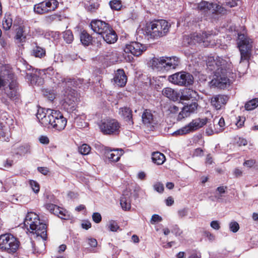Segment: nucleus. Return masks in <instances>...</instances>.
I'll return each mask as SVG.
<instances>
[{
    "mask_svg": "<svg viewBox=\"0 0 258 258\" xmlns=\"http://www.w3.org/2000/svg\"><path fill=\"white\" fill-rule=\"evenodd\" d=\"M208 69L213 71V76L210 82L211 87L220 89L226 88L230 85L229 75L231 72L232 64L228 58L209 56L207 60Z\"/></svg>",
    "mask_w": 258,
    "mask_h": 258,
    "instance_id": "nucleus-1",
    "label": "nucleus"
},
{
    "mask_svg": "<svg viewBox=\"0 0 258 258\" xmlns=\"http://www.w3.org/2000/svg\"><path fill=\"white\" fill-rule=\"evenodd\" d=\"M55 83L58 84V86L62 87L63 88L62 91L64 98L62 103V108L67 112L71 113L76 110L77 107L76 102L77 101V93L76 90L72 89L70 86L77 87L76 81L75 79L63 78L61 79V82H55L54 79H52Z\"/></svg>",
    "mask_w": 258,
    "mask_h": 258,
    "instance_id": "nucleus-2",
    "label": "nucleus"
},
{
    "mask_svg": "<svg viewBox=\"0 0 258 258\" xmlns=\"http://www.w3.org/2000/svg\"><path fill=\"white\" fill-rule=\"evenodd\" d=\"M170 25L164 20H157L147 24L146 26L138 30L148 39H157L165 36L168 32Z\"/></svg>",
    "mask_w": 258,
    "mask_h": 258,
    "instance_id": "nucleus-3",
    "label": "nucleus"
},
{
    "mask_svg": "<svg viewBox=\"0 0 258 258\" xmlns=\"http://www.w3.org/2000/svg\"><path fill=\"white\" fill-rule=\"evenodd\" d=\"M24 224L25 226L35 233L37 236H40L43 240L47 238L46 225L41 223L39 216L33 212L28 213L25 217Z\"/></svg>",
    "mask_w": 258,
    "mask_h": 258,
    "instance_id": "nucleus-4",
    "label": "nucleus"
},
{
    "mask_svg": "<svg viewBox=\"0 0 258 258\" xmlns=\"http://www.w3.org/2000/svg\"><path fill=\"white\" fill-rule=\"evenodd\" d=\"M179 63V58L176 56L154 57L151 61L152 69L157 71L175 70Z\"/></svg>",
    "mask_w": 258,
    "mask_h": 258,
    "instance_id": "nucleus-5",
    "label": "nucleus"
},
{
    "mask_svg": "<svg viewBox=\"0 0 258 258\" xmlns=\"http://www.w3.org/2000/svg\"><path fill=\"white\" fill-rule=\"evenodd\" d=\"M20 245L18 239L11 233L0 235V251L9 254L15 253Z\"/></svg>",
    "mask_w": 258,
    "mask_h": 258,
    "instance_id": "nucleus-6",
    "label": "nucleus"
},
{
    "mask_svg": "<svg viewBox=\"0 0 258 258\" xmlns=\"http://www.w3.org/2000/svg\"><path fill=\"white\" fill-rule=\"evenodd\" d=\"M44 119V127L52 128L55 130H63L67 123V119L59 110H52L49 118Z\"/></svg>",
    "mask_w": 258,
    "mask_h": 258,
    "instance_id": "nucleus-7",
    "label": "nucleus"
},
{
    "mask_svg": "<svg viewBox=\"0 0 258 258\" xmlns=\"http://www.w3.org/2000/svg\"><path fill=\"white\" fill-rule=\"evenodd\" d=\"M238 46L240 52V62L246 61L248 64L251 55L252 41L241 33L238 34Z\"/></svg>",
    "mask_w": 258,
    "mask_h": 258,
    "instance_id": "nucleus-8",
    "label": "nucleus"
},
{
    "mask_svg": "<svg viewBox=\"0 0 258 258\" xmlns=\"http://www.w3.org/2000/svg\"><path fill=\"white\" fill-rule=\"evenodd\" d=\"M168 80L174 85L187 87L193 84L194 78L190 73L181 71L169 76Z\"/></svg>",
    "mask_w": 258,
    "mask_h": 258,
    "instance_id": "nucleus-9",
    "label": "nucleus"
},
{
    "mask_svg": "<svg viewBox=\"0 0 258 258\" xmlns=\"http://www.w3.org/2000/svg\"><path fill=\"white\" fill-rule=\"evenodd\" d=\"M198 8L206 19H209L211 16L216 14L224 13L226 9L217 4L202 1L198 4Z\"/></svg>",
    "mask_w": 258,
    "mask_h": 258,
    "instance_id": "nucleus-10",
    "label": "nucleus"
},
{
    "mask_svg": "<svg viewBox=\"0 0 258 258\" xmlns=\"http://www.w3.org/2000/svg\"><path fill=\"white\" fill-rule=\"evenodd\" d=\"M207 118H197L192 119L188 124L172 133L173 136L184 135L194 132L205 125L207 122Z\"/></svg>",
    "mask_w": 258,
    "mask_h": 258,
    "instance_id": "nucleus-11",
    "label": "nucleus"
},
{
    "mask_svg": "<svg viewBox=\"0 0 258 258\" xmlns=\"http://www.w3.org/2000/svg\"><path fill=\"white\" fill-rule=\"evenodd\" d=\"M215 35V34H214L211 31L195 33L191 35L190 42L188 43L191 44L196 42L203 43L205 47L212 46L215 44V40L213 39Z\"/></svg>",
    "mask_w": 258,
    "mask_h": 258,
    "instance_id": "nucleus-12",
    "label": "nucleus"
},
{
    "mask_svg": "<svg viewBox=\"0 0 258 258\" xmlns=\"http://www.w3.org/2000/svg\"><path fill=\"white\" fill-rule=\"evenodd\" d=\"M8 78L11 80L8 87L4 88L5 93L12 101L18 103L20 100V94L19 91L18 83L13 74H9Z\"/></svg>",
    "mask_w": 258,
    "mask_h": 258,
    "instance_id": "nucleus-13",
    "label": "nucleus"
},
{
    "mask_svg": "<svg viewBox=\"0 0 258 258\" xmlns=\"http://www.w3.org/2000/svg\"><path fill=\"white\" fill-rule=\"evenodd\" d=\"M101 132L104 135L115 134L120 128L119 122L115 119H104L98 123Z\"/></svg>",
    "mask_w": 258,
    "mask_h": 258,
    "instance_id": "nucleus-14",
    "label": "nucleus"
},
{
    "mask_svg": "<svg viewBox=\"0 0 258 258\" xmlns=\"http://www.w3.org/2000/svg\"><path fill=\"white\" fill-rule=\"evenodd\" d=\"M59 3L56 0H46L34 7V11L38 14H43L55 10Z\"/></svg>",
    "mask_w": 258,
    "mask_h": 258,
    "instance_id": "nucleus-15",
    "label": "nucleus"
},
{
    "mask_svg": "<svg viewBox=\"0 0 258 258\" xmlns=\"http://www.w3.org/2000/svg\"><path fill=\"white\" fill-rule=\"evenodd\" d=\"M142 120L143 123L151 130H153L158 123L157 117L153 115L150 109L144 110L142 115Z\"/></svg>",
    "mask_w": 258,
    "mask_h": 258,
    "instance_id": "nucleus-16",
    "label": "nucleus"
},
{
    "mask_svg": "<svg viewBox=\"0 0 258 258\" xmlns=\"http://www.w3.org/2000/svg\"><path fill=\"white\" fill-rule=\"evenodd\" d=\"M198 104L197 101H192L190 103H187L181 109V110L179 112L177 120L179 121L189 116L191 113H195L198 108Z\"/></svg>",
    "mask_w": 258,
    "mask_h": 258,
    "instance_id": "nucleus-17",
    "label": "nucleus"
},
{
    "mask_svg": "<svg viewBox=\"0 0 258 258\" xmlns=\"http://www.w3.org/2000/svg\"><path fill=\"white\" fill-rule=\"evenodd\" d=\"M91 29L96 33L102 35L111 26L109 24L100 20H92L90 24Z\"/></svg>",
    "mask_w": 258,
    "mask_h": 258,
    "instance_id": "nucleus-18",
    "label": "nucleus"
},
{
    "mask_svg": "<svg viewBox=\"0 0 258 258\" xmlns=\"http://www.w3.org/2000/svg\"><path fill=\"white\" fill-rule=\"evenodd\" d=\"M146 50L145 46L138 42H131L126 44L124 51L126 53H131L135 56L140 55Z\"/></svg>",
    "mask_w": 258,
    "mask_h": 258,
    "instance_id": "nucleus-19",
    "label": "nucleus"
},
{
    "mask_svg": "<svg viewBox=\"0 0 258 258\" xmlns=\"http://www.w3.org/2000/svg\"><path fill=\"white\" fill-rule=\"evenodd\" d=\"M23 69H24L22 72L24 73L26 75V79L30 82L32 85L36 84L38 80L40 79L39 76L37 75L35 73H33L34 69L30 64L25 62L23 64Z\"/></svg>",
    "mask_w": 258,
    "mask_h": 258,
    "instance_id": "nucleus-20",
    "label": "nucleus"
},
{
    "mask_svg": "<svg viewBox=\"0 0 258 258\" xmlns=\"http://www.w3.org/2000/svg\"><path fill=\"white\" fill-rule=\"evenodd\" d=\"M127 80V77L123 70L118 69L114 72L113 80L114 84L118 86L124 87L126 84Z\"/></svg>",
    "mask_w": 258,
    "mask_h": 258,
    "instance_id": "nucleus-21",
    "label": "nucleus"
},
{
    "mask_svg": "<svg viewBox=\"0 0 258 258\" xmlns=\"http://www.w3.org/2000/svg\"><path fill=\"white\" fill-rule=\"evenodd\" d=\"M228 99L227 95L218 94L212 98L211 104L216 109H220L226 104Z\"/></svg>",
    "mask_w": 258,
    "mask_h": 258,
    "instance_id": "nucleus-22",
    "label": "nucleus"
},
{
    "mask_svg": "<svg viewBox=\"0 0 258 258\" xmlns=\"http://www.w3.org/2000/svg\"><path fill=\"white\" fill-rule=\"evenodd\" d=\"M119 115L130 125H133L134 121L133 120L132 110L128 107H121L119 109Z\"/></svg>",
    "mask_w": 258,
    "mask_h": 258,
    "instance_id": "nucleus-23",
    "label": "nucleus"
},
{
    "mask_svg": "<svg viewBox=\"0 0 258 258\" xmlns=\"http://www.w3.org/2000/svg\"><path fill=\"white\" fill-rule=\"evenodd\" d=\"M104 40L108 44H113L116 42L118 36L115 31L113 29L111 26L105 31L102 36Z\"/></svg>",
    "mask_w": 258,
    "mask_h": 258,
    "instance_id": "nucleus-24",
    "label": "nucleus"
},
{
    "mask_svg": "<svg viewBox=\"0 0 258 258\" xmlns=\"http://www.w3.org/2000/svg\"><path fill=\"white\" fill-rule=\"evenodd\" d=\"M180 98L181 100H191L192 101H197L199 98V95L196 91L190 89H186L182 93Z\"/></svg>",
    "mask_w": 258,
    "mask_h": 258,
    "instance_id": "nucleus-25",
    "label": "nucleus"
},
{
    "mask_svg": "<svg viewBox=\"0 0 258 258\" xmlns=\"http://www.w3.org/2000/svg\"><path fill=\"white\" fill-rule=\"evenodd\" d=\"M52 111V109H46L43 108H38L36 114V117L37 119L39 120L40 123L43 126H44V119L47 120L46 118H49V116H50Z\"/></svg>",
    "mask_w": 258,
    "mask_h": 258,
    "instance_id": "nucleus-26",
    "label": "nucleus"
},
{
    "mask_svg": "<svg viewBox=\"0 0 258 258\" xmlns=\"http://www.w3.org/2000/svg\"><path fill=\"white\" fill-rule=\"evenodd\" d=\"M105 62H107L110 65L114 64L118 61V54L116 51H109L105 52L102 56Z\"/></svg>",
    "mask_w": 258,
    "mask_h": 258,
    "instance_id": "nucleus-27",
    "label": "nucleus"
},
{
    "mask_svg": "<svg viewBox=\"0 0 258 258\" xmlns=\"http://www.w3.org/2000/svg\"><path fill=\"white\" fill-rule=\"evenodd\" d=\"M31 54L35 57L42 58L46 55V50L44 48L40 47L35 43L31 50Z\"/></svg>",
    "mask_w": 258,
    "mask_h": 258,
    "instance_id": "nucleus-28",
    "label": "nucleus"
},
{
    "mask_svg": "<svg viewBox=\"0 0 258 258\" xmlns=\"http://www.w3.org/2000/svg\"><path fill=\"white\" fill-rule=\"evenodd\" d=\"M162 92L164 96L173 101L177 100L179 97V93L171 88H164Z\"/></svg>",
    "mask_w": 258,
    "mask_h": 258,
    "instance_id": "nucleus-29",
    "label": "nucleus"
},
{
    "mask_svg": "<svg viewBox=\"0 0 258 258\" xmlns=\"http://www.w3.org/2000/svg\"><path fill=\"white\" fill-rule=\"evenodd\" d=\"M120 204L124 210H129L131 209V200L130 196L127 194H123L120 199Z\"/></svg>",
    "mask_w": 258,
    "mask_h": 258,
    "instance_id": "nucleus-30",
    "label": "nucleus"
},
{
    "mask_svg": "<svg viewBox=\"0 0 258 258\" xmlns=\"http://www.w3.org/2000/svg\"><path fill=\"white\" fill-rule=\"evenodd\" d=\"M152 159L157 165H162L165 161L164 155L160 152H156L152 153Z\"/></svg>",
    "mask_w": 258,
    "mask_h": 258,
    "instance_id": "nucleus-31",
    "label": "nucleus"
},
{
    "mask_svg": "<svg viewBox=\"0 0 258 258\" xmlns=\"http://www.w3.org/2000/svg\"><path fill=\"white\" fill-rule=\"evenodd\" d=\"M97 0H90L85 5L86 9L90 13L96 12L99 7Z\"/></svg>",
    "mask_w": 258,
    "mask_h": 258,
    "instance_id": "nucleus-32",
    "label": "nucleus"
},
{
    "mask_svg": "<svg viewBox=\"0 0 258 258\" xmlns=\"http://www.w3.org/2000/svg\"><path fill=\"white\" fill-rule=\"evenodd\" d=\"M12 18L10 13H7L5 14L3 20V27L5 30H9L12 25Z\"/></svg>",
    "mask_w": 258,
    "mask_h": 258,
    "instance_id": "nucleus-33",
    "label": "nucleus"
},
{
    "mask_svg": "<svg viewBox=\"0 0 258 258\" xmlns=\"http://www.w3.org/2000/svg\"><path fill=\"white\" fill-rule=\"evenodd\" d=\"M80 40L85 46H88L91 43L92 36L86 31H83L80 34Z\"/></svg>",
    "mask_w": 258,
    "mask_h": 258,
    "instance_id": "nucleus-34",
    "label": "nucleus"
},
{
    "mask_svg": "<svg viewBox=\"0 0 258 258\" xmlns=\"http://www.w3.org/2000/svg\"><path fill=\"white\" fill-rule=\"evenodd\" d=\"M119 151L120 152V153L118 152L117 153H111L110 152H108L106 153V156L108 158L110 161L114 162H117L119 160L120 156L122 155V152L123 150L120 149Z\"/></svg>",
    "mask_w": 258,
    "mask_h": 258,
    "instance_id": "nucleus-35",
    "label": "nucleus"
},
{
    "mask_svg": "<svg viewBox=\"0 0 258 258\" xmlns=\"http://www.w3.org/2000/svg\"><path fill=\"white\" fill-rule=\"evenodd\" d=\"M258 106V98L253 99L245 104V108L247 110H251Z\"/></svg>",
    "mask_w": 258,
    "mask_h": 258,
    "instance_id": "nucleus-36",
    "label": "nucleus"
},
{
    "mask_svg": "<svg viewBox=\"0 0 258 258\" xmlns=\"http://www.w3.org/2000/svg\"><path fill=\"white\" fill-rule=\"evenodd\" d=\"M63 38L66 43L68 44L71 43L74 40V36L72 32L68 30L63 32Z\"/></svg>",
    "mask_w": 258,
    "mask_h": 258,
    "instance_id": "nucleus-37",
    "label": "nucleus"
},
{
    "mask_svg": "<svg viewBox=\"0 0 258 258\" xmlns=\"http://www.w3.org/2000/svg\"><path fill=\"white\" fill-rule=\"evenodd\" d=\"M109 4L111 9L115 11L119 10L122 7L121 1L120 0H111Z\"/></svg>",
    "mask_w": 258,
    "mask_h": 258,
    "instance_id": "nucleus-38",
    "label": "nucleus"
},
{
    "mask_svg": "<svg viewBox=\"0 0 258 258\" xmlns=\"http://www.w3.org/2000/svg\"><path fill=\"white\" fill-rule=\"evenodd\" d=\"M78 150L82 155H86L89 154L91 151V147L89 145L84 144L79 147Z\"/></svg>",
    "mask_w": 258,
    "mask_h": 258,
    "instance_id": "nucleus-39",
    "label": "nucleus"
},
{
    "mask_svg": "<svg viewBox=\"0 0 258 258\" xmlns=\"http://www.w3.org/2000/svg\"><path fill=\"white\" fill-rule=\"evenodd\" d=\"M108 228L110 231L116 232L119 228L117 222L114 220H111L109 222Z\"/></svg>",
    "mask_w": 258,
    "mask_h": 258,
    "instance_id": "nucleus-40",
    "label": "nucleus"
},
{
    "mask_svg": "<svg viewBox=\"0 0 258 258\" xmlns=\"http://www.w3.org/2000/svg\"><path fill=\"white\" fill-rule=\"evenodd\" d=\"M60 210V212L58 215L59 218L63 220H69L70 218V215L66 210L61 208Z\"/></svg>",
    "mask_w": 258,
    "mask_h": 258,
    "instance_id": "nucleus-41",
    "label": "nucleus"
},
{
    "mask_svg": "<svg viewBox=\"0 0 258 258\" xmlns=\"http://www.w3.org/2000/svg\"><path fill=\"white\" fill-rule=\"evenodd\" d=\"M227 189V186H219L216 189V191L218 192V195H215L214 198L217 199L219 200L222 197V194H224L226 192V189Z\"/></svg>",
    "mask_w": 258,
    "mask_h": 258,
    "instance_id": "nucleus-42",
    "label": "nucleus"
},
{
    "mask_svg": "<svg viewBox=\"0 0 258 258\" xmlns=\"http://www.w3.org/2000/svg\"><path fill=\"white\" fill-rule=\"evenodd\" d=\"M43 94L50 101H53L55 98V94L50 90L43 91Z\"/></svg>",
    "mask_w": 258,
    "mask_h": 258,
    "instance_id": "nucleus-43",
    "label": "nucleus"
},
{
    "mask_svg": "<svg viewBox=\"0 0 258 258\" xmlns=\"http://www.w3.org/2000/svg\"><path fill=\"white\" fill-rule=\"evenodd\" d=\"M239 0H225L224 5L227 8H232L237 5Z\"/></svg>",
    "mask_w": 258,
    "mask_h": 258,
    "instance_id": "nucleus-44",
    "label": "nucleus"
},
{
    "mask_svg": "<svg viewBox=\"0 0 258 258\" xmlns=\"http://www.w3.org/2000/svg\"><path fill=\"white\" fill-rule=\"evenodd\" d=\"M229 228L232 232L235 233L238 231L239 225L238 223L235 221L231 222L229 224Z\"/></svg>",
    "mask_w": 258,
    "mask_h": 258,
    "instance_id": "nucleus-45",
    "label": "nucleus"
},
{
    "mask_svg": "<svg viewBox=\"0 0 258 258\" xmlns=\"http://www.w3.org/2000/svg\"><path fill=\"white\" fill-rule=\"evenodd\" d=\"M30 185L34 192L37 193L39 192V185L36 181L33 180H31L30 181Z\"/></svg>",
    "mask_w": 258,
    "mask_h": 258,
    "instance_id": "nucleus-46",
    "label": "nucleus"
},
{
    "mask_svg": "<svg viewBox=\"0 0 258 258\" xmlns=\"http://www.w3.org/2000/svg\"><path fill=\"white\" fill-rule=\"evenodd\" d=\"M153 187L155 190L158 192L159 193H162L164 191V185L161 182H157L153 185Z\"/></svg>",
    "mask_w": 258,
    "mask_h": 258,
    "instance_id": "nucleus-47",
    "label": "nucleus"
},
{
    "mask_svg": "<svg viewBox=\"0 0 258 258\" xmlns=\"http://www.w3.org/2000/svg\"><path fill=\"white\" fill-rule=\"evenodd\" d=\"M23 30L21 27H19L17 29V33L16 35V38L18 40H20V41H22L23 39L25 38V36L23 35Z\"/></svg>",
    "mask_w": 258,
    "mask_h": 258,
    "instance_id": "nucleus-48",
    "label": "nucleus"
},
{
    "mask_svg": "<svg viewBox=\"0 0 258 258\" xmlns=\"http://www.w3.org/2000/svg\"><path fill=\"white\" fill-rule=\"evenodd\" d=\"M171 232L176 236H180L182 233V231L178 227L177 225L172 226Z\"/></svg>",
    "mask_w": 258,
    "mask_h": 258,
    "instance_id": "nucleus-49",
    "label": "nucleus"
},
{
    "mask_svg": "<svg viewBox=\"0 0 258 258\" xmlns=\"http://www.w3.org/2000/svg\"><path fill=\"white\" fill-rule=\"evenodd\" d=\"M11 80L9 78L6 79L5 77L0 74V89L2 88L5 87L7 84L8 82H10Z\"/></svg>",
    "mask_w": 258,
    "mask_h": 258,
    "instance_id": "nucleus-50",
    "label": "nucleus"
},
{
    "mask_svg": "<svg viewBox=\"0 0 258 258\" xmlns=\"http://www.w3.org/2000/svg\"><path fill=\"white\" fill-rule=\"evenodd\" d=\"M92 219L96 223H99L102 220V217L100 213H94L92 215Z\"/></svg>",
    "mask_w": 258,
    "mask_h": 258,
    "instance_id": "nucleus-51",
    "label": "nucleus"
},
{
    "mask_svg": "<svg viewBox=\"0 0 258 258\" xmlns=\"http://www.w3.org/2000/svg\"><path fill=\"white\" fill-rule=\"evenodd\" d=\"M162 218L161 216L157 214H154L151 218V224H154L156 222H158L161 221Z\"/></svg>",
    "mask_w": 258,
    "mask_h": 258,
    "instance_id": "nucleus-52",
    "label": "nucleus"
},
{
    "mask_svg": "<svg viewBox=\"0 0 258 258\" xmlns=\"http://www.w3.org/2000/svg\"><path fill=\"white\" fill-rule=\"evenodd\" d=\"M188 210L187 208H183L178 211V215L179 217L182 218L187 215Z\"/></svg>",
    "mask_w": 258,
    "mask_h": 258,
    "instance_id": "nucleus-53",
    "label": "nucleus"
},
{
    "mask_svg": "<svg viewBox=\"0 0 258 258\" xmlns=\"http://www.w3.org/2000/svg\"><path fill=\"white\" fill-rule=\"evenodd\" d=\"M211 227L215 230H219L220 228V224L218 221H212L210 223Z\"/></svg>",
    "mask_w": 258,
    "mask_h": 258,
    "instance_id": "nucleus-54",
    "label": "nucleus"
},
{
    "mask_svg": "<svg viewBox=\"0 0 258 258\" xmlns=\"http://www.w3.org/2000/svg\"><path fill=\"white\" fill-rule=\"evenodd\" d=\"M255 163V161L253 159L248 160L244 161L243 165L248 167H252Z\"/></svg>",
    "mask_w": 258,
    "mask_h": 258,
    "instance_id": "nucleus-55",
    "label": "nucleus"
},
{
    "mask_svg": "<svg viewBox=\"0 0 258 258\" xmlns=\"http://www.w3.org/2000/svg\"><path fill=\"white\" fill-rule=\"evenodd\" d=\"M40 142L43 144H48L49 143V140L47 136H41L39 139Z\"/></svg>",
    "mask_w": 258,
    "mask_h": 258,
    "instance_id": "nucleus-56",
    "label": "nucleus"
},
{
    "mask_svg": "<svg viewBox=\"0 0 258 258\" xmlns=\"http://www.w3.org/2000/svg\"><path fill=\"white\" fill-rule=\"evenodd\" d=\"M38 171L42 174L46 175L49 172V169L47 167H39L37 168Z\"/></svg>",
    "mask_w": 258,
    "mask_h": 258,
    "instance_id": "nucleus-57",
    "label": "nucleus"
},
{
    "mask_svg": "<svg viewBox=\"0 0 258 258\" xmlns=\"http://www.w3.org/2000/svg\"><path fill=\"white\" fill-rule=\"evenodd\" d=\"M244 121V117H241L240 116H238V119L236 123V125L238 127H241L243 125Z\"/></svg>",
    "mask_w": 258,
    "mask_h": 258,
    "instance_id": "nucleus-58",
    "label": "nucleus"
},
{
    "mask_svg": "<svg viewBox=\"0 0 258 258\" xmlns=\"http://www.w3.org/2000/svg\"><path fill=\"white\" fill-rule=\"evenodd\" d=\"M5 136H6L4 132L3 127L2 125V124L0 123V139L5 141H8V138H7V139H6Z\"/></svg>",
    "mask_w": 258,
    "mask_h": 258,
    "instance_id": "nucleus-59",
    "label": "nucleus"
},
{
    "mask_svg": "<svg viewBox=\"0 0 258 258\" xmlns=\"http://www.w3.org/2000/svg\"><path fill=\"white\" fill-rule=\"evenodd\" d=\"M193 155L194 156H202L203 155V151L202 149L199 148L195 150Z\"/></svg>",
    "mask_w": 258,
    "mask_h": 258,
    "instance_id": "nucleus-60",
    "label": "nucleus"
},
{
    "mask_svg": "<svg viewBox=\"0 0 258 258\" xmlns=\"http://www.w3.org/2000/svg\"><path fill=\"white\" fill-rule=\"evenodd\" d=\"M45 206L46 209L52 213L57 206L52 204H47Z\"/></svg>",
    "mask_w": 258,
    "mask_h": 258,
    "instance_id": "nucleus-61",
    "label": "nucleus"
},
{
    "mask_svg": "<svg viewBox=\"0 0 258 258\" xmlns=\"http://www.w3.org/2000/svg\"><path fill=\"white\" fill-rule=\"evenodd\" d=\"M88 244L93 247H95L97 245V241L95 238L88 239Z\"/></svg>",
    "mask_w": 258,
    "mask_h": 258,
    "instance_id": "nucleus-62",
    "label": "nucleus"
},
{
    "mask_svg": "<svg viewBox=\"0 0 258 258\" xmlns=\"http://www.w3.org/2000/svg\"><path fill=\"white\" fill-rule=\"evenodd\" d=\"M205 235L208 238L209 241H213L215 240V236L209 231H206Z\"/></svg>",
    "mask_w": 258,
    "mask_h": 258,
    "instance_id": "nucleus-63",
    "label": "nucleus"
},
{
    "mask_svg": "<svg viewBox=\"0 0 258 258\" xmlns=\"http://www.w3.org/2000/svg\"><path fill=\"white\" fill-rule=\"evenodd\" d=\"M169 110L171 113H176L178 112L179 108L175 105H172L170 106Z\"/></svg>",
    "mask_w": 258,
    "mask_h": 258,
    "instance_id": "nucleus-64",
    "label": "nucleus"
}]
</instances>
